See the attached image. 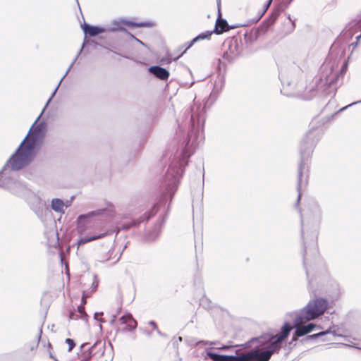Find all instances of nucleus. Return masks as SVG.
<instances>
[{
  "mask_svg": "<svg viewBox=\"0 0 361 361\" xmlns=\"http://www.w3.org/2000/svg\"><path fill=\"white\" fill-rule=\"evenodd\" d=\"M205 104L195 101L190 111H184L181 121L180 118L177 120L178 128L180 130L183 128L185 122L189 124L190 128L188 138L185 141L183 157L179 161L171 162L169 165L164 178L166 185L165 192L161 195L159 203L154 205L149 212L139 219L123 224L122 230H128L131 227L137 226L141 223L147 221L157 213L160 207L165 205L169 198L171 200L184 173L185 166L188 164L187 159L190 157L191 150L197 147L204 139L203 128L205 122Z\"/></svg>",
  "mask_w": 361,
  "mask_h": 361,
  "instance_id": "obj_1",
  "label": "nucleus"
},
{
  "mask_svg": "<svg viewBox=\"0 0 361 361\" xmlns=\"http://www.w3.org/2000/svg\"><path fill=\"white\" fill-rule=\"evenodd\" d=\"M306 275L309 293L314 298L302 308L289 313L295 328L293 341H295L298 337L306 336L316 328L320 329V326L309 322L318 319L328 309V300L319 295H326L333 300L340 295L338 283L330 277L325 267H320L315 271L306 268Z\"/></svg>",
  "mask_w": 361,
  "mask_h": 361,
  "instance_id": "obj_2",
  "label": "nucleus"
},
{
  "mask_svg": "<svg viewBox=\"0 0 361 361\" xmlns=\"http://www.w3.org/2000/svg\"><path fill=\"white\" fill-rule=\"evenodd\" d=\"M274 340V335L264 334L251 338L246 343L253 346L250 350L236 349L238 345H223L221 347L207 348L206 355L213 361H261V354L270 351L271 343Z\"/></svg>",
  "mask_w": 361,
  "mask_h": 361,
  "instance_id": "obj_3",
  "label": "nucleus"
},
{
  "mask_svg": "<svg viewBox=\"0 0 361 361\" xmlns=\"http://www.w3.org/2000/svg\"><path fill=\"white\" fill-rule=\"evenodd\" d=\"M329 117L322 119L314 118L310 123V129L302 137L300 147V164L298 173V185L297 189L298 195L295 207L298 208L300 198L301 190L305 188L307 183L310 161L313 153L314 149L324 131V123L329 121Z\"/></svg>",
  "mask_w": 361,
  "mask_h": 361,
  "instance_id": "obj_4",
  "label": "nucleus"
},
{
  "mask_svg": "<svg viewBox=\"0 0 361 361\" xmlns=\"http://www.w3.org/2000/svg\"><path fill=\"white\" fill-rule=\"evenodd\" d=\"M301 219V235L304 246L303 264L305 268L317 270L320 267H324L322 264L317 266L308 267L307 250L312 253L317 252V229L322 219V209L320 205L315 202L309 203L308 206L301 210L299 209Z\"/></svg>",
  "mask_w": 361,
  "mask_h": 361,
  "instance_id": "obj_5",
  "label": "nucleus"
},
{
  "mask_svg": "<svg viewBox=\"0 0 361 361\" xmlns=\"http://www.w3.org/2000/svg\"><path fill=\"white\" fill-rule=\"evenodd\" d=\"M57 89L58 87H56L54 91L42 111H44L49 101L54 96ZM42 113L43 112L41 113V114L32 124L27 135L21 142L15 153L11 155V160L9 161L12 163V167L13 169H22L29 165L34 159L36 154V145H37V142L44 137L47 126L46 123L43 121L37 123Z\"/></svg>",
  "mask_w": 361,
  "mask_h": 361,
  "instance_id": "obj_6",
  "label": "nucleus"
},
{
  "mask_svg": "<svg viewBox=\"0 0 361 361\" xmlns=\"http://www.w3.org/2000/svg\"><path fill=\"white\" fill-rule=\"evenodd\" d=\"M334 64L326 61L321 66L319 73L307 85L303 94L305 99H311L317 94L322 96L335 95L337 88L338 74L334 73Z\"/></svg>",
  "mask_w": 361,
  "mask_h": 361,
  "instance_id": "obj_7",
  "label": "nucleus"
},
{
  "mask_svg": "<svg viewBox=\"0 0 361 361\" xmlns=\"http://www.w3.org/2000/svg\"><path fill=\"white\" fill-rule=\"evenodd\" d=\"M301 70L293 66L288 70L281 71L279 78L283 87L281 92L288 97H302L307 91V85L302 78Z\"/></svg>",
  "mask_w": 361,
  "mask_h": 361,
  "instance_id": "obj_8",
  "label": "nucleus"
},
{
  "mask_svg": "<svg viewBox=\"0 0 361 361\" xmlns=\"http://www.w3.org/2000/svg\"><path fill=\"white\" fill-rule=\"evenodd\" d=\"M103 212H104V209H99L90 212L86 214H81L78 217L77 231L80 235L77 241L78 247L87 243L103 238L108 235L107 232H104L97 235L83 236L85 228L88 224V219L94 216L101 214Z\"/></svg>",
  "mask_w": 361,
  "mask_h": 361,
  "instance_id": "obj_9",
  "label": "nucleus"
},
{
  "mask_svg": "<svg viewBox=\"0 0 361 361\" xmlns=\"http://www.w3.org/2000/svg\"><path fill=\"white\" fill-rule=\"evenodd\" d=\"M336 43L341 44L344 51L348 50L352 54L357 47L361 46V30L357 27L345 29Z\"/></svg>",
  "mask_w": 361,
  "mask_h": 361,
  "instance_id": "obj_10",
  "label": "nucleus"
},
{
  "mask_svg": "<svg viewBox=\"0 0 361 361\" xmlns=\"http://www.w3.org/2000/svg\"><path fill=\"white\" fill-rule=\"evenodd\" d=\"M11 157L4 166L2 170L0 171V187L10 190L15 195H20V190L23 186L22 183L16 180L12 175L8 172V170L12 171H18L20 169H15L12 167V163L9 161Z\"/></svg>",
  "mask_w": 361,
  "mask_h": 361,
  "instance_id": "obj_11",
  "label": "nucleus"
},
{
  "mask_svg": "<svg viewBox=\"0 0 361 361\" xmlns=\"http://www.w3.org/2000/svg\"><path fill=\"white\" fill-rule=\"evenodd\" d=\"M293 327V325L292 326L288 322L283 324L281 328V334L279 336H275V340L271 343L270 351H267L261 354V361H269L274 353H277L280 350L282 342L287 338Z\"/></svg>",
  "mask_w": 361,
  "mask_h": 361,
  "instance_id": "obj_12",
  "label": "nucleus"
},
{
  "mask_svg": "<svg viewBox=\"0 0 361 361\" xmlns=\"http://www.w3.org/2000/svg\"><path fill=\"white\" fill-rule=\"evenodd\" d=\"M212 33H214L213 31H209V30L208 31H205V32H202V33H200L198 35H197L195 37H194L192 40H190V42L183 44V46L181 47H180V49H182L184 48V50L181 52L180 54H179L178 56L174 57V58H172L171 56L169 57L167 62L168 63H171L172 61L178 60L195 43H196L197 42H199L200 40H203V39H209L211 35H212Z\"/></svg>",
  "mask_w": 361,
  "mask_h": 361,
  "instance_id": "obj_13",
  "label": "nucleus"
},
{
  "mask_svg": "<svg viewBox=\"0 0 361 361\" xmlns=\"http://www.w3.org/2000/svg\"><path fill=\"white\" fill-rule=\"evenodd\" d=\"M112 23L116 26L114 28H118V26H122L121 23L132 27H150L154 25V23L149 21L136 23L125 18L121 19L120 21L114 20Z\"/></svg>",
  "mask_w": 361,
  "mask_h": 361,
  "instance_id": "obj_14",
  "label": "nucleus"
},
{
  "mask_svg": "<svg viewBox=\"0 0 361 361\" xmlns=\"http://www.w3.org/2000/svg\"><path fill=\"white\" fill-rule=\"evenodd\" d=\"M119 322L121 324H126V326L121 330L122 332L132 331L137 327V322L133 317L130 313L126 314L120 317Z\"/></svg>",
  "mask_w": 361,
  "mask_h": 361,
  "instance_id": "obj_15",
  "label": "nucleus"
},
{
  "mask_svg": "<svg viewBox=\"0 0 361 361\" xmlns=\"http://www.w3.org/2000/svg\"><path fill=\"white\" fill-rule=\"evenodd\" d=\"M221 4L220 0H217L218 7L219 8ZM229 30V25L226 20L221 18V15L220 13V9L219 8V16L216 22L215 28L213 30V32L216 34H221L224 32Z\"/></svg>",
  "mask_w": 361,
  "mask_h": 361,
  "instance_id": "obj_16",
  "label": "nucleus"
},
{
  "mask_svg": "<svg viewBox=\"0 0 361 361\" xmlns=\"http://www.w3.org/2000/svg\"><path fill=\"white\" fill-rule=\"evenodd\" d=\"M149 72L157 78L165 80L169 77V72L164 68L159 66H152L149 68Z\"/></svg>",
  "mask_w": 361,
  "mask_h": 361,
  "instance_id": "obj_17",
  "label": "nucleus"
},
{
  "mask_svg": "<svg viewBox=\"0 0 361 361\" xmlns=\"http://www.w3.org/2000/svg\"><path fill=\"white\" fill-rule=\"evenodd\" d=\"M212 85H213V89L210 93L209 97L210 98L216 99L221 91L224 85L223 77L219 75L214 80V82H212Z\"/></svg>",
  "mask_w": 361,
  "mask_h": 361,
  "instance_id": "obj_18",
  "label": "nucleus"
},
{
  "mask_svg": "<svg viewBox=\"0 0 361 361\" xmlns=\"http://www.w3.org/2000/svg\"><path fill=\"white\" fill-rule=\"evenodd\" d=\"M82 30L85 35H88L90 37H95L99 34L105 32V29L99 26L90 25L85 23L82 26Z\"/></svg>",
  "mask_w": 361,
  "mask_h": 361,
  "instance_id": "obj_19",
  "label": "nucleus"
},
{
  "mask_svg": "<svg viewBox=\"0 0 361 361\" xmlns=\"http://www.w3.org/2000/svg\"><path fill=\"white\" fill-rule=\"evenodd\" d=\"M329 334H333L334 336H341V335L339 334H337L336 332V331H331V329H327L326 331H320V332H319L317 334H312V335L307 336L305 338H304L302 340V341L303 343L310 342V341H314L317 338H319V337L326 336Z\"/></svg>",
  "mask_w": 361,
  "mask_h": 361,
  "instance_id": "obj_20",
  "label": "nucleus"
},
{
  "mask_svg": "<svg viewBox=\"0 0 361 361\" xmlns=\"http://www.w3.org/2000/svg\"><path fill=\"white\" fill-rule=\"evenodd\" d=\"M94 355V352L89 348V343H85L80 345L79 357L81 361H87Z\"/></svg>",
  "mask_w": 361,
  "mask_h": 361,
  "instance_id": "obj_21",
  "label": "nucleus"
},
{
  "mask_svg": "<svg viewBox=\"0 0 361 361\" xmlns=\"http://www.w3.org/2000/svg\"><path fill=\"white\" fill-rule=\"evenodd\" d=\"M68 206H66L67 207ZM51 208L56 212L64 214L65 204L60 198H54L51 202Z\"/></svg>",
  "mask_w": 361,
  "mask_h": 361,
  "instance_id": "obj_22",
  "label": "nucleus"
},
{
  "mask_svg": "<svg viewBox=\"0 0 361 361\" xmlns=\"http://www.w3.org/2000/svg\"><path fill=\"white\" fill-rule=\"evenodd\" d=\"M92 352H94V355L102 356L104 354V343L102 341H96L92 346H89Z\"/></svg>",
  "mask_w": 361,
  "mask_h": 361,
  "instance_id": "obj_23",
  "label": "nucleus"
},
{
  "mask_svg": "<svg viewBox=\"0 0 361 361\" xmlns=\"http://www.w3.org/2000/svg\"><path fill=\"white\" fill-rule=\"evenodd\" d=\"M166 215H161L159 216L157 223L154 225V228L152 231L153 235H157L159 233L162 226L164 225V224L166 221Z\"/></svg>",
  "mask_w": 361,
  "mask_h": 361,
  "instance_id": "obj_24",
  "label": "nucleus"
},
{
  "mask_svg": "<svg viewBox=\"0 0 361 361\" xmlns=\"http://www.w3.org/2000/svg\"><path fill=\"white\" fill-rule=\"evenodd\" d=\"M271 1H272V0H268L267 1V3L264 6L263 11L262 12L259 13V14L257 15V17L255 19L252 20V23H255L261 19V18L264 16V14L265 13L267 10L269 8V6L271 5Z\"/></svg>",
  "mask_w": 361,
  "mask_h": 361,
  "instance_id": "obj_25",
  "label": "nucleus"
},
{
  "mask_svg": "<svg viewBox=\"0 0 361 361\" xmlns=\"http://www.w3.org/2000/svg\"><path fill=\"white\" fill-rule=\"evenodd\" d=\"M286 34L291 33L295 30V22L291 19L290 16H288V21L286 23Z\"/></svg>",
  "mask_w": 361,
  "mask_h": 361,
  "instance_id": "obj_26",
  "label": "nucleus"
},
{
  "mask_svg": "<svg viewBox=\"0 0 361 361\" xmlns=\"http://www.w3.org/2000/svg\"><path fill=\"white\" fill-rule=\"evenodd\" d=\"M78 312L80 314V318L82 319H86L87 317V314L85 313V306L83 305H80L78 307Z\"/></svg>",
  "mask_w": 361,
  "mask_h": 361,
  "instance_id": "obj_27",
  "label": "nucleus"
},
{
  "mask_svg": "<svg viewBox=\"0 0 361 361\" xmlns=\"http://www.w3.org/2000/svg\"><path fill=\"white\" fill-rule=\"evenodd\" d=\"M331 63V61H330ZM332 63L334 64V73H336L338 74V78H337V80H338L339 77L340 76H342L343 74L346 71V69H347V63H344L340 70V73H338V71H334V68L336 66V63L335 62H332Z\"/></svg>",
  "mask_w": 361,
  "mask_h": 361,
  "instance_id": "obj_28",
  "label": "nucleus"
},
{
  "mask_svg": "<svg viewBox=\"0 0 361 361\" xmlns=\"http://www.w3.org/2000/svg\"><path fill=\"white\" fill-rule=\"evenodd\" d=\"M279 15H280V11L279 10H275V11H272V13L270 15V18H269L270 23L273 24L276 20V19L278 18Z\"/></svg>",
  "mask_w": 361,
  "mask_h": 361,
  "instance_id": "obj_29",
  "label": "nucleus"
},
{
  "mask_svg": "<svg viewBox=\"0 0 361 361\" xmlns=\"http://www.w3.org/2000/svg\"><path fill=\"white\" fill-rule=\"evenodd\" d=\"M237 47H238V44H237L236 42H233V41L229 42L228 49H229L231 53L233 54V55L236 54L235 52L237 51Z\"/></svg>",
  "mask_w": 361,
  "mask_h": 361,
  "instance_id": "obj_30",
  "label": "nucleus"
},
{
  "mask_svg": "<svg viewBox=\"0 0 361 361\" xmlns=\"http://www.w3.org/2000/svg\"><path fill=\"white\" fill-rule=\"evenodd\" d=\"M359 103H361V99L360 100H358V101H356V102H354L351 104H349L348 105H346L344 107H342L341 109H340L338 111L335 112L334 114H333L331 117L332 118L335 114H338V112H341V111H343L344 110L347 109L348 108H349L350 106H352L353 105H355L357 104H359Z\"/></svg>",
  "mask_w": 361,
  "mask_h": 361,
  "instance_id": "obj_31",
  "label": "nucleus"
},
{
  "mask_svg": "<svg viewBox=\"0 0 361 361\" xmlns=\"http://www.w3.org/2000/svg\"><path fill=\"white\" fill-rule=\"evenodd\" d=\"M66 343L68 345V351L71 352L75 345V341L71 338H66Z\"/></svg>",
  "mask_w": 361,
  "mask_h": 361,
  "instance_id": "obj_32",
  "label": "nucleus"
},
{
  "mask_svg": "<svg viewBox=\"0 0 361 361\" xmlns=\"http://www.w3.org/2000/svg\"><path fill=\"white\" fill-rule=\"evenodd\" d=\"M110 30L111 32H115V31L118 30V31H121V32H124L126 34H130V32L126 28H125L123 26H118V28H111Z\"/></svg>",
  "mask_w": 361,
  "mask_h": 361,
  "instance_id": "obj_33",
  "label": "nucleus"
},
{
  "mask_svg": "<svg viewBox=\"0 0 361 361\" xmlns=\"http://www.w3.org/2000/svg\"><path fill=\"white\" fill-rule=\"evenodd\" d=\"M37 345V344H32V345H31V344H25L24 345V350H25L29 349L30 350H35L36 348Z\"/></svg>",
  "mask_w": 361,
  "mask_h": 361,
  "instance_id": "obj_34",
  "label": "nucleus"
},
{
  "mask_svg": "<svg viewBox=\"0 0 361 361\" xmlns=\"http://www.w3.org/2000/svg\"><path fill=\"white\" fill-rule=\"evenodd\" d=\"M77 58H78V56H76V58L74 59V61H73V63L71 64V66H69L68 69L67 70V71L66 72L65 75H63V77L62 78V79L61 80L60 82L62 81V80L66 76V75L68 74V73L69 72V71L71 70V68H72V66H73L75 61H76ZM61 83V82H59ZM60 84L58 85V87L59 86Z\"/></svg>",
  "mask_w": 361,
  "mask_h": 361,
  "instance_id": "obj_35",
  "label": "nucleus"
},
{
  "mask_svg": "<svg viewBox=\"0 0 361 361\" xmlns=\"http://www.w3.org/2000/svg\"><path fill=\"white\" fill-rule=\"evenodd\" d=\"M79 318H80L79 315H78L75 312H71L69 313V319H78Z\"/></svg>",
  "mask_w": 361,
  "mask_h": 361,
  "instance_id": "obj_36",
  "label": "nucleus"
},
{
  "mask_svg": "<svg viewBox=\"0 0 361 361\" xmlns=\"http://www.w3.org/2000/svg\"><path fill=\"white\" fill-rule=\"evenodd\" d=\"M200 343H204L205 344H209V345H216L219 343L218 341H200Z\"/></svg>",
  "mask_w": 361,
  "mask_h": 361,
  "instance_id": "obj_37",
  "label": "nucleus"
},
{
  "mask_svg": "<svg viewBox=\"0 0 361 361\" xmlns=\"http://www.w3.org/2000/svg\"><path fill=\"white\" fill-rule=\"evenodd\" d=\"M98 314L102 315L103 313L102 312H99V313L95 312L94 315V319L99 321V322H104V320L102 319H97V315Z\"/></svg>",
  "mask_w": 361,
  "mask_h": 361,
  "instance_id": "obj_38",
  "label": "nucleus"
},
{
  "mask_svg": "<svg viewBox=\"0 0 361 361\" xmlns=\"http://www.w3.org/2000/svg\"><path fill=\"white\" fill-rule=\"evenodd\" d=\"M148 324L153 327L154 329H157L158 326L155 322L149 321Z\"/></svg>",
  "mask_w": 361,
  "mask_h": 361,
  "instance_id": "obj_39",
  "label": "nucleus"
},
{
  "mask_svg": "<svg viewBox=\"0 0 361 361\" xmlns=\"http://www.w3.org/2000/svg\"><path fill=\"white\" fill-rule=\"evenodd\" d=\"M87 302V300H86V295L85 294L82 295V300H81V304L80 305H83L85 306V305L86 304Z\"/></svg>",
  "mask_w": 361,
  "mask_h": 361,
  "instance_id": "obj_40",
  "label": "nucleus"
},
{
  "mask_svg": "<svg viewBox=\"0 0 361 361\" xmlns=\"http://www.w3.org/2000/svg\"><path fill=\"white\" fill-rule=\"evenodd\" d=\"M243 25H240V24H236V25H229V30L231 29H235V28H237V27H239L240 26H243Z\"/></svg>",
  "mask_w": 361,
  "mask_h": 361,
  "instance_id": "obj_41",
  "label": "nucleus"
},
{
  "mask_svg": "<svg viewBox=\"0 0 361 361\" xmlns=\"http://www.w3.org/2000/svg\"><path fill=\"white\" fill-rule=\"evenodd\" d=\"M137 42H138L139 44H142V46H145L146 47H148L147 45L146 44H145L142 41H141L140 39H139L138 38L136 39L135 40Z\"/></svg>",
  "mask_w": 361,
  "mask_h": 361,
  "instance_id": "obj_42",
  "label": "nucleus"
},
{
  "mask_svg": "<svg viewBox=\"0 0 361 361\" xmlns=\"http://www.w3.org/2000/svg\"><path fill=\"white\" fill-rule=\"evenodd\" d=\"M133 39H134L135 41L136 40L137 37H135L133 34H131L130 32V34H128Z\"/></svg>",
  "mask_w": 361,
  "mask_h": 361,
  "instance_id": "obj_43",
  "label": "nucleus"
},
{
  "mask_svg": "<svg viewBox=\"0 0 361 361\" xmlns=\"http://www.w3.org/2000/svg\"><path fill=\"white\" fill-rule=\"evenodd\" d=\"M121 255V254H120L119 256L116 257V259L113 262V264L116 263L119 260Z\"/></svg>",
  "mask_w": 361,
  "mask_h": 361,
  "instance_id": "obj_44",
  "label": "nucleus"
},
{
  "mask_svg": "<svg viewBox=\"0 0 361 361\" xmlns=\"http://www.w3.org/2000/svg\"><path fill=\"white\" fill-rule=\"evenodd\" d=\"M320 338H321V340H322V341H329V339H328V338H325V336H322V337H320Z\"/></svg>",
  "mask_w": 361,
  "mask_h": 361,
  "instance_id": "obj_45",
  "label": "nucleus"
},
{
  "mask_svg": "<svg viewBox=\"0 0 361 361\" xmlns=\"http://www.w3.org/2000/svg\"><path fill=\"white\" fill-rule=\"evenodd\" d=\"M156 330H157V334H158L159 335H160V336H164V334H162V333L159 330V329H158V328H157V329H156Z\"/></svg>",
  "mask_w": 361,
  "mask_h": 361,
  "instance_id": "obj_46",
  "label": "nucleus"
},
{
  "mask_svg": "<svg viewBox=\"0 0 361 361\" xmlns=\"http://www.w3.org/2000/svg\"><path fill=\"white\" fill-rule=\"evenodd\" d=\"M42 334V329H40V331H39V334ZM40 338H41V336H40V335H39L38 339L39 340V339H40Z\"/></svg>",
  "mask_w": 361,
  "mask_h": 361,
  "instance_id": "obj_47",
  "label": "nucleus"
},
{
  "mask_svg": "<svg viewBox=\"0 0 361 361\" xmlns=\"http://www.w3.org/2000/svg\"><path fill=\"white\" fill-rule=\"evenodd\" d=\"M114 252V249H113V250H109V252H111V254H112Z\"/></svg>",
  "mask_w": 361,
  "mask_h": 361,
  "instance_id": "obj_48",
  "label": "nucleus"
},
{
  "mask_svg": "<svg viewBox=\"0 0 361 361\" xmlns=\"http://www.w3.org/2000/svg\"><path fill=\"white\" fill-rule=\"evenodd\" d=\"M116 318V316H114V318L112 319V322H114V319Z\"/></svg>",
  "mask_w": 361,
  "mask_h": 361,
  "instance_id": "obj_49",
  "label": "nucleus"
},
{
  "mask_svg": "<svg viewBox=\"0 0 361 361\" xmlns=\"http://www.w3.org/2000/svg\"><path fill=\"white\" fill-rule=\"evenodd\" d=\"M76 1H77L78 4L79 5L78 1V0H76Z\"/></svg>",
  "mask_w": 361,
  "mask_h": 361,
  "instance_id": "obj_50",
  "label": "nucleus"
},
{
  "mask_svg": "<svg viewBox=\"0 0 361 361\" xmlns=\"http://www.w3.org/2000/svg\"><path fill=\"white\" fill-rule=\"evenodd\" d=\"M293 0H290L289 2H291Z\"/></svg>",
  "mask_w": 361,
  "mask_h": 361,
  "instance_id": "obj_51",
  "label": "nucleus"
}]
</instances>
